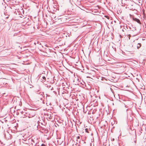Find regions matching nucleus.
Returning <instances> with one entry per match:
<instances>
[{
	"label": "nucleus",
	"mask_w": 146,
	"mask_h": 146,
	"mask_svg": "<svg viewBox=\"0 0 146 146\" xmlns=\"http://www.w3.org/2000/svg\"><path fill=\"white\" fill-rule=\"evenodd\" d=\"M46 118L47 119H52V113L50 112L47 113L46 114Z\"/></svg>",
	"instance_id": "1"
},
{
	"label": "nucleus",
	"mask_w": 146,
	"mask_h": 146,
	"mask_svg": "<svg viewBox=\"0 0 146 146\" xmlns=\"http://www.w3.org/2000/svg\"><path fill=\"white\" fill-rule=\"evenodd\" d=\"M133 19L134 21L137 22V23L141 24V22L139 19H138L136 18H133Z\"/></svg>",
	"instance_id": "2"
},
{
	"label": "nucleus",
	"mask_w": 146,
	"mask_h": 146,
	"mask_svg": "<svg viewBox=\"0 0 146 146\" xmlns=\"http://www.w3.org/2000/svg\"><path fill=\"white\" fill-rule=\"evenodd\" d=\"M141 44L140 43H138L137 45V48L139 49L141 46Z\"/></svg>",
	"instance_id": "3"
},
{
	"label": "nucleus",
	"mask_w": 146,
	"mask_h": 146,
	"mask_svg": "<svg viewBox=\"0 0 146 146\" xmlns=\"http://www.w3.org/2000/svg\"><path fill=\"white\" fill-rule=\"evenodd\" d=\"M42 78L43 79V80H42L43 81H44L46 80V78L45 77L43 76V77H42Z\"/></svg>",
	"instance_id": "4"
},
{
	"label": "nucleus",
	"mask_w": 146,
	"mask_h": 146,
	"mask_svg": "<svg viewBox=\"0 0 146 146\" xmlns=\"http://www.w3.org/2000/svg\"><path fill=\"white\" fill-rule=\"evenodd\" d=\"M85 131L86 132L88 133V129L86 128L85 129Z\"/></svg>",
	"instance_id": "5"
},
{
	"label": "nucleus",
	"mask_w": 146,
	"mask_h": 146,
	"mask_svg": "<svg viewBox=\"0 0 146 146\" xmlns=\"http://www.w3.org/2000/svg\"><path fill=\"white\" fill-rule=\"evenodd\" d=\"M77 139H80V136H78L77 137Z\"/></svg>",
	"instance_id": "6"
},
{
	"label": "nucleus",
	"mask_w": 146,
	"mask_h": 146,
	"mask_svg": "<svg viewBox=\"0 0 146 146\" xmlns=\"http://www.w3.org/2000/svg\"><path fill=\"white\" fill-rule=\"evenodd\" d=\"M134 141L135 143H136V140H134Z\"/></svg>",
	"instance_id": "7"
},
{
	"label": "nucleus",
	"mask_w": 146,
	"mask_h": 146,
	"mask_svg": "<svg viewBox=\"0 0 146 146\" xmlns=\"http://www.w3.org/2000/svg\"><path fill=\"white\" fill-rule=\"evenodd\" d=\"M31 141H33V142L34 143V140L33 139H31Z\"/></svg>",
	"instance_id": "8"
},
{
	"label": "nucleus",
	"mask_w": 146,
	"mask_h": 146,
	"mask_svg": "<svg viewBox=\"0 0 146 146\" xmlns=\"http://www.w3.org/2000/svg\"><path fill=\"white\" fill-rule=\"evenodd\" d=\"M38 90H36V92H38Z\"/></svg>",
	"instance_id": "9"
}]
</instances>
